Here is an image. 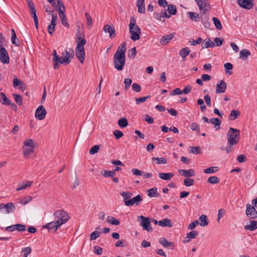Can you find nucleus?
Wrapping results in <instances>:
<instances>
[{"instance_id":"obj_53","label":"nucleus","mask_w":257,"mask_h":257,"mask_svg":"<svg viewBox=\"0 0 257 257\" xmlns=\"http://www.w3.org/2000/svg\"><path fill=\"white\" fill-rule=\"evenodd\" d=\"M115 246L116 247H125L127 246V244L125 239H121L115 242Z\"/></svg>"},{"instance_id":"obj_41","label":"nucleus","mask_w":257,"mask_h":257,"mask_svg":"<svg viewBox=\"0 0 257 257\" xmlns=\"http://www.w3.org/2000/svg\"><path fill=\"white\" fill-rule=\"evenodd\" d=\"M152 161L156 162L158 164H167V161L165 158L162 157H153Z\"/></svg>"},{"instance_id":"obj_3","label":"nucleus","mask_w":257,"mask_h":257,"mask_svg":"<svg viewBox=\"0 0 257 257\" xmlns=\"http://www.w3.org/2000/svg\"><path fill=\"white\" fill-rule=\"evenodd\" d=\"M125 61V56L118 54V51L116 52L113 56V63L114 68L118 71L123 69Z\"/></svg>"},{"instance_id":"obj_32","label":"nucleus","mask_w":257,"mask_h":257,"mask_svg":"<svg viewBox=\"0 0 257 257\" xmlns=\"http://www.w3.org/2000/svg\"><path fill=\"white\" fill-rule=\"evenodd\" d=\"M158 175L162 179L168 181L170 180L174 176V174L172 173H159Z\"/></svg>"},{"instance_id":"obj_54","label":"nucleus","mask_w":257,"mask_h":257,"mask_svg":"<svg viewBox=\"0 0 257 257\" xmlns=\"http://www.w3.org/2000/svg\"><path fill=\"white\" fill-rule=\"evenodd\" d=\"M201 22L205 28H209L210 23L209 22V18L205 16L204 17H202Z\"/></svg>"},{"instance_id":"obj_31","label":"nucleus","mask_w":257,"mask_h":257,"mask_svg":"<svg viewBox=\"0 0 257 257\" xmlns=\"http://www.w3.org/2000/svg\"><path fill=\"white\" fill-rule=\"evenodd\" d=\"M147 194L150 197H159L160 194L157 192V188L154 187L147 191Z\"/></svg>"},{"instance_id":"obj_56","label":"nucleus","mask_w":257,"mask_h":257,"mask_svg":"<svg viewBox=\"0 0 257 257\" xmlns=\"http://www.w3.org/2000/svg\"><path fill=\"white\" fill-rule=\"evenodd\" d=\"M13 96L14 97L17 103H18L19 105H22L23 99L22 96L20 95L14 93L13 94Z\"/></svg>"},{"instance_id":"obj_44","label":"nucleus","mask_w":257,"mask_h":257,"mask_svg":"<svg viewBox=\"0 0 257 257\" xmlns=\"http://www.w3.org/2000/svg\"><path fill=\"white\" fill-rule=\"evenodd\" d=\"M167 10L168 11V13L171 15H175L177 13V9L176 7L174 5H169L168 6V9Z\"/></svg>"},{"instance_id":"obj_9","label":"nucleus","mask_w":257,"mask_h":257,"mask_svg":"<svg viewBox=\"0 0 257 257\" xmlns=\"http://www.w3.org/2000/svg\"><path fill=\"white\" fill-rule=\"evenodd\" d=\"M0 61L3 64L10 63V57L6 49L4 47L0 48Z\"/></svg>"},{"instance_id":"obj_20","label":"nucleus","mask_w":257,"mask_h":257,"mask_svg":"<svg viewBox=\"0 0 257 257\" xmlns=\"http://www.w3.org/2000/svg\"><path fill=\"white\" fill-rule=\"evenodd\" d=\"M175 35V33H171L169 35L163 36L160 40V43L162 45L168 44Z\"/></svg>"},{"instance_id":"obj_35","label":"nucleus","mask_w":257,"mask_h":257,"mask_svg":"<svg viewBox=\"0 0 257 257\" xmlns=\"http://www.w3.org/2000/svg\"><path fill=\"white\" fill-rule=\"evenodd\" d=\"M35 148L29 147H23V152L25 157H27L34 152Z\"/></svg>"},{"instance_id":"obj_40","label":"nucleus","mask_w":257,"mask_h":257,"mask_svg":"<svg viewBox=\"0 0 257 257\" xmlns=\"http://www.w3.org/2000/svg\"><path fill=\"white\" fill-rule=\"evenodd\" d=\"M117 123L121 128H124L128 124L127 119L125 117L119 119Z\"/></svg>"},{"instance_id":"obj_10","label":"nucleus","mask_w":257,"mask_h":257,"mask_svg":"<svg viewBox=\"0 0 257 257\" xmlns=\"http://www.w3.org/2000/svg\"><path fill=\"white\" fill-rule=\"evenodd\" d=\"M47 112L43 105H40L37 108L35 112V117L37 119L42 120L46 117Z\"/></svg>"},{"instance_id":"obj_58","label":"nucleus","mask_w":257,"mask_h":257,"mask_svg":"<svg viewBox=\"0 0 257 257\" xmlns=\"http://www.w3.org/2000/svg\"><path fill=\"white\" fill-rule=\"evenodd\" d=\"M24 146H25V147H34V148L35 147V146L34 144V142H33V140L31 139L26 140L24 142Z\"/></svg>"},{"instance_id":"obj_21","label":"nucleus","mask_w":257,"mask_h":257,"mask_svg":"<svg viewBox=\"0 0 257 257\" xmlns=\"http://www.w3.org/2000/svg\"><path fill=\"white\" fill-rule=\"evenodd\" d=\"M199 232L197 230H193L187 233L185 239L183 241L184 242H189L191 239L195 238L198 235Z\"/></svg>"},{"instance_id":"obj_25","label":"nucleus","mask_w":257,"mask_h":257,"mask_svg":"<svg viewBox=\"0 0 257 257\" xmlns=\"http://www.w3.org/2000/svg\"><path fill=\"white\" fill-rule=\"evenodd\" d=\"M250 52L246 49H242L239 52V58L242 60L245 61L247 60L248 56L250 55Z\"/></svg>"},{"instance_id":"obj_59","label":"nucleus","mask_w":257,"mask_h":257,"mask_svg":"<svg viewBox=\"0 0 257 257\" xmlns=\"http://www.w3.org/2000/svg\"><path fill=\"white\" fill-rule=\"evenodd\" d=\"M137 55V50H136V47H134L128 51V56L130 58H134Z\"/></svg>"},{"instance_id":"obj_5","label":"nucleus","mask_w":257,"mask_h":257,"mask_svg":"<svg viewBox=\"0 0 257 257\" xmlns=\"http://www.w3.org/2000/svg\"><path fill=\"white\" fill-rule=\"evenodd\" d=\"M84 45H85L84 41H81L79 44H77L75 51L76 56L81 63H83L85 60Z\"/></svg>"},{"instance_id":"obj_23","label":"nucleus","mask_w":257,"mask_h":257,"mask_svg":"<svg viewBox=\"0 0 257 257\" xmlns=\"http://www.w3.org/2000/svg\"><path fill=\"white\" fill-rule=\"evenodd\" d=\"M53 56V66L54 69H57L58 68V65L60 64V57L57 55L56 50H53L52 53Z\"/></svg>"},{"instance_id":"obj_36","label":"nucleus","mask_w":257,"mask_h":257,"mask_svg":"<svg viewBox=\"0 0 257 257\" xmlns=\"http://www.w3.org/2000/svg\"><path fill=\"white\" fill-rule=\"evenodd\" d=\"M120 194L123 198V201L125 205V202L128 201V199H131V198L133 196V193L130 192L122 191L120 192Z\"/></svg>"},{"instance_id":"obj_28","label":"nucleus","mask_w":257,"mask_h":257,"mask_svg":"<svg viewBox=\"0 0 257 257\" xmlns=\"http://www.w3.org/2000/svg\"><path fill=\"white\" fill-rule=\"evenodd\" d=\"M246 230L253 231L257 228V221L252 220L250 221V224L244 226Z\"/></svg>"},{"instance_id":"obj_34","label":"nucleus","mask_w":257,"mask_h":257,"mask_svg":"<svg viewBox=\"0 0 257 257\" xmlns=\"http://www.w3.org/2000/svg\"><path fill=\"white\" fill-rule=\"evenodd\" d=\"M0 102L6 105H10L11 103L5 94L3 92L0 93Z\"/></svg>"},{"instance_id":"obj_7","label":"nucleus","mask_w":257,"mask_h":257,"mask_svg":"<svg viewBox=\"0 0 257 257\" xmlns=\"http://www.w3.org/2000/svg\"><path fill=\"white\" fill-rule=\"evenodd\" d=\"M140 219L141 220V225L142 226L144 230H146L149 232H152L153 229L151 227L150 218L146 217L144 216L141 215L138 217V221Z\"/></svg>"},{"instance_id":"obj_52","label":"nucleus","mask_w":257,"mask_h":257,"mask_svg":"<svg viewBox=\"0 0 257 257\" xmlns=\"http://www.w3.org/2000/svg\"><path fill=\"white\" fill-rule=\"evenodd\" d=\"M219 182L220 179L216 176L210 177L207 180L208 183L212 184L218 183Z\"/></svg>"},{"instance_id":"obj_57","label":"nucleus","mask_w":257,"mask_h":257,"mask_svg":"<svg viewBox=\"0 0 257 257\" xmlns=\"http://www.w3.org/2000/svg\"><path fill=\"white\" fill-rule=\"evenodd\" d=\"M190 152L195 154H201V148L199 146L196 147H190Z\"/></svg>"},{"instance_id":"obj_30","label":"nucleus","mask_w":257,"mask_h":257,"mask_svg":"<svg viewBox=\"0 0 257 257\" xmlns=\"http://www.w3.org/2000/svg\"><path fill=\"white\" fill-rule=\"evenodd\" d=\"M158 224L161 226H173L171 220L168 218H165L162 220L159 221Z\"/></svg>"},{"instance_id":"obj_6","label":"nucleus","mask_w":257,"mask_h":257,"mask_svg":"<svg viewBox=\"0 0 257 257\" xmlns=\"http://www.w3.org/2000/svg\"><path fill=\"white\" fill-rule=\"evenodd\" d=\"M54 215L57 219L56 221H59L61 225L65 223L69 218L68 213L64 210H57L54 213Z\"/></svg>"},{"instance_id":"obj_55","label":"nucleus","mask_w":257,"mask_h":257,"mask_svg":"<svg viewBox=\"0 0 257 257\" xmlns=\"http://www.w3.org/2000/svg\"><path fill=\"white\" fill-rule=\"evenodd\" d=\"M32 200V197L30 196H26L20 199L19 203L24 205L27 204Z\"/></svg>"},{"instance_id":"obj_2","label":"nucleus","mask_w":257,"mask_h":257,"mask_svg":"<svg viewBox=\"0 0 257 257\" xmlns=\"http://www.w3.org/2000/svg\"><path fill=\"white\" fill-rule=\"evenodd\" d=\"M240 131L230 127L227 133V142L230 146H233L239 141Z\"/></svg>"},{"instance_id":"obj_16","label":"nucleus","mask_w":257,"mask_h":257,"mask_svg":"<svg viewBox=\"0 0 257 257\" xmlns=\"http://www.w3.org/2000/svg\"><path fill=\"white\" fill-rule=\"evenodd\" d=\"M159 242L164 247L168 249H173L175 247V244L174 242L168 240L164 237L160 238L159 240Z\"/></svg>"},{"instance_id":"obj_27","label":"nucleus","mask_w":257,"mask_h":257,"mask_svg":"<svg viewBox=\"0 0 257 257\" xmlns=\"http://www.w3.org/2000/svg\"><path fill=\"white\" fill-rule=\"evenodd\" d=\"M145 0H137V6L138 8V12L141 14H145Z\"/></svg>"},{"instance_id":"obj_37","label":"nucleus","mask_w":257,"mask_h":257,"mask_svg":"<svg viewBox=\"0 0 257 257\" xmlns=\"http://www.w3.org/2000/svg\"><path fill=\"white\" fill-rule=\"evenodd\" d=\"M11 40H12V43L13 45H15V46H19V40L17 38V36H16L15 31L14 29L12 30Z\"/></svg>"},{"instance_id":"obj_18","label":"nucleus","mask_w":257,"mask_h":257,"mask_svg":"<svg viewBox=\"0 0 257 257\" xmlns=\"http://www.w3.org/2000/svg\"><path fill=\"white\" fill-rule=\"evenodd\" d=\"M5 209L7 213H10L15 209V206L12 202H9L6 204L2 203L0 205V209Z\"/></svg>"},{"instance_id":"obj_24","label":"nucleus","mask_w":257,"mask_h":257,"mask_svg":"<svg viewBox=\"0 0 257 257\" xmlns=\"http://www.w3.org/2000/svg\"><path fill=\"white\" fill-rule=\"evenodd\" d=\"M76 42L77 44H79L81 41H84L85 44H86V41L84 38V34L80 32V27H78L77 32L76 34Z\"/></svg>"},{"instance_id":"obj_39","label":"nucleus","mask_w":257,"mask_h":257,"mask_svg":"<svg viewBox=\"0 0 257 257\" xmlns=\"http://www.w3.org/2000/svg\"><path fill=\"white\" fill-rule=\"evenodd\" d=\"M59 18L61 21L62 25L68 28L69 27V25L68 23L67 22V19L66 18L65 13L61 12L60 15H59Z\"/></svg>"},{"instance_id":"obj_43","label":"nucleus","mask_w":257,"mask_h":257,"mask_svg":"<svg viewBox=\"0 0 257 257\" xmlns=\"http://www.w3.org/2000/svg\"><path fill=\"white\" fill-rule=\"evenodd\" d=\"M200 221L201 222L200 223V225L202 226H207L209 222L207 220V217L205 215H202L199 217Z\"/></svg>"},{"instance_id":"obj_50","label":"nucleus","mask_w":257,"mask_h":257,"mask_svg":"<svg viewBox=\"0 0 257 257\" xmlns=\"http://www.w3.org/2000/svg\"><path fill=\"white\" fill-rule=\"evenodd\" d=\"M212 21L213 22L214 25L218 30H220L222 29V25L220 20L218 18L213 17L212 18Z\"/></svg>"},{"instance_id":"obj_22","label":"nucleus","mask_w":257,"mask_h":257,"mask_svg":"<svg viewBox=\"0 0 257 257\" xmlns=\"http://www.w3.org/2000/svg\"><path fill=\"white\" fill-rule=\"evenodd\" d=\"M179 172L181 175L185 177H193L195 175L194 170L191 169L188 170L181 169L179 170Z\"/></svg>"},{"instance_id":"obj_17","label":"nucleus","mask_w":257,"mask_h":257,"mask_svg":"<svg viewBox=\"0 0 257 257\" xmlns=\"http://www.w3.org/2000/svg\"><path fill=\"white\" fill-rule=\"evenodd\" d=\"M226 87L227 84L223 80L219 81L216 85V92L223 93L225 91Z\"/></svg>"},{"instance_id":"obj_29","label":"nucleus","mask_w":257,"mask_h":257,"mask_svg":"<svg viewBox=\"0 0 257 257\" xmlns=\"http://www.w3.org/2000/svg\"><path fill=\"white\" fill-rule=\"evenodd\" d=\"M33 181H27L25 184H20L18 185V187L16 189L17 191H21L23 189H25L27 187H30L33 184Z\"/></svg>"},{"instance_id":"obj_47","label":"nucleus","mask_w":257,"mask_h":257,"mask_svg":"<svg viewBox=\"0 0 257 257\" xmlns=\"http://www.w3.org/2000/svg\"><path fill=\"white\" fill-rule=\"evenodd\" d=\"M240 114V112L237 110H232L230 112V114L229 115V119L230 120H234L236 117Z\"/></svg>"},{"instance_id":"obj_11","label":"nucleus","mask_w":257,"mask_h":257,"mask_svg":"<svg viewBox=\"0 0 257 257\" xmlns=\"http://www.w3.org/2000/svg\"><path fill=\"white\" fill-rule=\"evenodd\" d=\"M238 5L245 9L250 10L253 7V0H237Z\"/></svg>"},{"instance_id":"obj_60","label":"nucleus","mask_w":257,"mask_h":257,"mask_svg":"<svg viewBox=\"0 0 257 257\" xmlns=\"http://www.w3.org/2000/svg\"><path fill=\"white\" fill-rule=\"evenodd\" d=\"M203 41V39L200 38L198 37L196 40H195L194 39H192L191 40L189 41V43L191 45L193 46H196L197 44H200Z\"/></svg>"},{"instance_id":"obj_63","label":"nucleus","mask_w":257,"mask_h":257,"mask_svg":"<svg viewBox=\"0 0 257 257\" xmlns=\"http://www.w3.org/2000/svg\"><path fill=\"white\" fill-rule=\"evenodd\" d=\"M16 230L18 231L23 232L26 230V227L25 225L18 223L16 224Z\"/></svg>"},{"instance_id":"obj_42","label":"nucleus","mask_w":257,"mask_h":257,"mask_svg":"<svg viewBox=\"0 0 257 257\" xmlns=\"http://www.w3.org/2000/svg\"><path fill=\"white\" fill-rule=\"evenodd\" d=\"M187 15L193 21H197L200 18L199 14L197 13L189 12L187 13Z\"/></svg>"},{"instance_id":"obj_8","label":"nucleus","mask_w":257,"mask_h":257,"mask_svg":"<svg viewBox=\"0 0 257 257\" xmlns=\"http://www.w3.org/2000/svg\"><path fill=\"white\" fill-rule=\"evenodd\" d=\"M201 15L205 14L210 9V6L209 3L207 0H195Z\"/></svg>"},{"instance_id":"obj_64","label":"nucleus","mask_w":257,"mask_h":257,"mask_svg":"<svg viewBox=\"0 0 257 257\" xmlns=\"http://www.w3.org/2000/svg\"><path fill=\"white\" fill-rule=\"evenodd\" d=\"M194 183V180L191 178H186L184 180V184L187 187L193 185Z\"/></svg>"},{"instance_id":"obj_45","label":"nucleus","mask_w":257,"mask_h":257,"mask_svg":"<svg viewBox=\"0 0 257 257\" xmlns=\"http://www.w3.org/2000/svg\"><path fill=\"white\" fill-rule=\"evenodd\" d=\"M106 220L107 222L112 225H118L120 224L119 220L113 217L110 218L109 216H108L106 218Z\"/></svg>"},{"instance_id":"obj_46","label":"nucleus","mask_w":257,"mask_h":257,"mask_svg":"<svg viewBox=\"0 0 257 257\" xmlns=\"http://www.w3.org/2000/svg\"><path fill=\"white\" fill-rule=\"evenodd\" d=\"M57 5L58 7V14L60 15L61 12L65 13V8L62 1H58Z\"/></svg>"},{"instance_id":"obj_12","label":"nucleus","mask_w":257,"mask_h":257,"mask_svg":"<svg viewBox=\"0 0 257 257\" xmlns=\"http://www.w3.org/2000/svg\"><path fill=\"white\" fill-rule=\"evenodd\" d=\"M61 225V223H59V221H52L44 225L43 228L48 229L50 231L55 232L58 227Z\"/></svg>"},{"instance_id":"obj_19","label":"nucleus","mask_w":257,"mask_h":257,"mask_svg":"<svg viewBox=\"0 0 257 257\" xmlns=\"http://www.w3.org/2000/svg\"><path fill=\"white\" fill-rule=\"evenodd\" d=\"M13 86L14 87H18L22 91H24L26 89L25 83L17 77L14 78L13 79Z\"/></svg>"},{"instance_id":"obj_26","label":"nucleus","mask_w":257,"mask_h":257,"mask_svg":"<svg viewBox=\"0 0 257 257\" xmlns=\"http://www.w3.org/2000/svg\"><path fill=\"white\" fill-rule=\"evenodd\" d=\"M126 45L127 43L126 42H123L122 43H121L120 46L118 47L117 49L116 50V52L118 51V54L125 56V52L126 50Z\"/></svg>"},{"instance_id":"obj_51","label":"nucleus","mask_w":257,"mask_h":257,"mask_svg":"<svg viewBox=\"0 0 257 257\" xmlns=\"http://www.w3.org/2000/svg\"><path fill=\"white\" fill-rule=\"evenodd\" d=\"M218 170V167H210L209 168L205 169L203 170V172L206 174H211L217 172Z\"/></svg>"},{"instance_id":"obj_61","label":"nucleus","mask_w":257,"mask_h":257,"mask_svg":"<svg viewBox=\"0 0 257 257\" xmlns=\"http://www.w3.org/2000/svg\"><path fill=\"white\" fill-rule=\"evenodd\" d=\"M32 250L31 247H26L22 248V252L24 253V257H27Z\"/></svg>"},{"instance_id":"obj_14","label":"nucleus","mask_w":257,"mask_h":257,"mask_svg":"<svg viewBox=\"0 0 257 257\" xmlns=\"http://www.w3.org/2000/svg\"><path fill=\"white\" fill-rule=\"evenodd\" d=\"M142 201H143V198L139 194L133 198L129 199L128 201H126L125 202V205L127 206H132L134 204L138 205Z\"/></svg>"},{"instance_id":"obj_4","label":"nucleus","mask_w":257,"mask_h":257,"mask_svg":"<svg viewBox=\"0 0 257 257\" xmlns=\"http://www.w3.org/2000/svg\"><path fill=\"white\" fill-rule=\"evenodd\" d=\"M74 56V53L72 49H69V51L67 49H65L62 53L60 64H69L71 62L70 59L73 58Z\"/></svg>"},{"instance_id":"obj_49","label":"nucleus","mask_w":257,"mask_h":257,"mask_svg":"<svg viewBox=\"0 0 257 257\" xmlns=\"http://www.w3.org/2000/svg\"><path fill=\"white\" fill-rule=\"evenodd\" d=\"M210 123L214 124L215 127L217 126L218 127H216V129L218 130L219 128V125L221 123V121L218 118H213L210 120Z\"/></svg>"},{"instance_id":"obj_13","label":"nucleus","mask_w":257,"mask_h":257,"mask_svg":"<svg viewBox=\"0 0 257 257\" xmlns=\"http://www.w3.org/2000/svg\"><path fill=\"white\" fill-rule=\"evenodd\" d=\"M246 214L252 219L257 218V211L253 206L250 204L246 205Z\"/></svg>"},{"instance_id":"obj_33","label":"nucleus","mask_w":257,"mask_h":257,"mask_svg":"<svg viewBox=\"0 0 257 257\" xmlns=\"http://www.w3.org/2000/svg\"><path fill=\"white\" fill-rule=\"evenodd\" d=\"M190 52V51L188 47H185L180 50L179 54L184 61L185 60L186 56L189 54Z\"/></svg>"},{"instance_id":"obj_38","label":"nucleus","mask_w":257,"mask_h":257,"mask_svg":"<svg viewBox=\"0 0 257 257\" xmlns=\"http://www.w3.org/2000/svg\"><path fill=\"white\" fill-rule=\"evenodd\" d=\"M215 45L214 42H212L210 39L206 38L203 41V44L202 45L203 48H208L210 47H213Z\"/></svg>"},{"instance_id":"obj_62","label":"nucleus","mask_w":257,"mask_h":257,"mask_svg":"<svg viewBox=\"0 0 257 257\" xmlns=\"http://www.w3.org/2000/svg\"><path fill=\"white\" fill-rule=\"evenodd\" d=\"M100 149V146L95 145L93 146L89 151V154L90 155H94V154L98 152Z\"/></svg>"},{"instance_id":"obj_48","label":"nucleus","mask_w":257,"mask_h":257,"mask_svg":"<svg viewBox=\"0 0 257 257\" xmlns=\"http://www.w3.org/2000/svg\"><path fill=\"white\" fill-rule=\"evenodd\" d=\"M101 175L105 177H112L115 175V173L112 171L102 170L101 171Z\"/></svg>"},{"instance_id":"obj_1","label":"nucleus","mask_w":257,"mask_h":257,"mask_svg":"<svg viewBox=\"0 0 257 257\" xmlns=\"http://www.w3.org/2000/svg\"><path fill=\"white\" fill-rule=\"evenodd\" d=\"M129 31L131 34V38L132 40L136 41L140 39L141 31L139 26L136 25V19L133 17L131 18Z\"/></svg>"},{"instance_id":"obj_15","label":"nucleus","mask_w":257,"mask_h":257,"mask_svg":"<svg viewBox=\"0 0 257 257\" xmlns=\"http://www.w3.org/2000/svg\"><path fill=\"white\" fill-rule=\"evenodd\" d=\"M103 30L105 33L109 34L110 39H113L116 37L115 30L112 25H105L103 27Z\"/></svg>"}]
</instances>
